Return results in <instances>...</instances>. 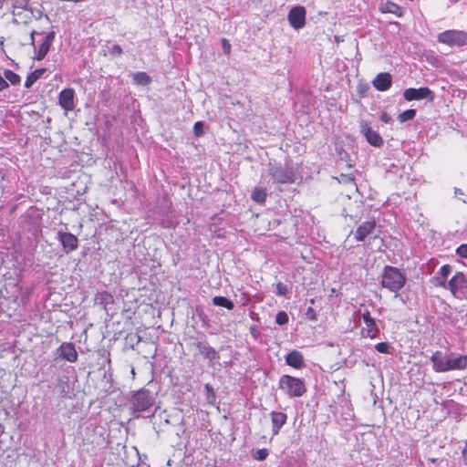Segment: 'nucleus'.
<instances>
[{
	"instance_id": "obj_21",
	"label": "nucleus",
	"mask_w": 467,
	"mask_h": 467,
	"mask_svg": "<svg viewBox=\"0 0 467 467\" xmlns=\"http://www.w3.org/2000/svg\"><path fill=\"white\" fill-rule=\"evenodd\" d=\"M382 12L394 14L400 17L403 15V8L392 2H386L381 7Z\"/></svg>"
},
{
	"instance_id": "obj_40",
	"label": "nucleus",
	"mask_w": 467,
	"mask_h": 467,
	"mask_svg": "<svg viewBox=\"0 0 467 467\" xmlns=\"http://www.w3.org/2000/svg\"><path fill=\"white\" fill-rule=\"evenodd\" d=\"M15 6L26 10L28 6V0H16Z\"/></svg>"
},
{
	"instance_id": "obj_1",
	"label": "nucleus",
	"mask_w": 467,
	"mask_h": 467,
	"mask_svg": "<svg viewBox=\"0 0 467 467\" xmlns=\"http://www.w3.org/2000/svg\"><path fill=\"white\" fill-rule=\"evenodd\" d=\"M406 282L405 275L397 267L385 266L382 275L381 285L391 292H398Z\"/></svg>"
},
{
	"instance_id": "obj_37",
	"label": "nucleus",
	"mask_w": 467,
	"mask_h": 467,
	"mask_svg": "<svg viewBox=\"0 0 467 467\" xmlns=\"http://www.w3.org/2000/svg\"><path fill=\"white\" fill-rule=\"evenodd\" d=\"M109 54L112 56H120L122 54V48L119 45H113L109 49Z\"/></svg>"
},
{
	"instance_id": "obj_43",
	"label": "nucleus",
	"mask_w": 467,
	"mask_h": 467,
	"mask_svg": "<svg viewBox=\"0 0 467 467\" xmlns=\"http://www.w3.org/2000/svg\"><path fill=\"white\" fill-rule=\"evenodd\" d=\"M455 196H456L458 199L462 200L463 202H467V201L463 198L464 193H463V192H462V190H460V189H456V190H455Z\"/></svg>"
},
{
	"instance_id": "obj_46",
	"label": "nucleus",
	"mask_w": 467,
	"mask_h": 467,
	"mask_svg": "<svg viewBox=\"0 0 467 467\" xmlns=\"http://www.w3.org/2000/svg\"><path fill=\"white\" fill-rule=\"evenodd\" d=\"M462 456H463L464 458H466V457H467V441H465V445H464V448H463V450H462Z\"/></svg>"
},
{
	"instance_id": "obj_3",
	"label": "nucleus",
	"mask_w": 467,
	"mask_h": 467,
	"mask_svg": "<svg viewBox=\"0 0 467 467\" xmlns=\"http://www.w3.org/2000/svg\"><path fill=\"white\" fill-rule=\"evenodd\" d=\"M449 290L459 299H467V279L463 273L457 272L448 281Z\"/></svg>"
},
{
	"instance_id": "obj_12",
	"label": "nucleus",
	"mask_w": 467,
	"mask_h": 467,
	"mask_svg": "<svg viewBox=\"0 0 467 467\" xmlns=\"http://www.w3.org/2000/svg\"><path fill=\"white\" fill-rule=\"evenodd\" d=\"M75 91L73 88H65L60 91L58 102L62 109L66 111L73 110L75 108Z\"/></svg>"
},
{
	"instance_id": "obj_47",
	"label": "nucleus",
	"mask_w": 467,
	"mask_h": 467,
	"mask_svg": "<svg viewBox=\"0 0 467 467\" xmlns=\"http://www.w3.org/2000/svg\"><path fill=\"white\" fill-rule=\"evenodd\" d=\"M35 33H36L35 31H33L31 33V43H32V45H34V35H35Z\"/></svg>"
},
{
	"instance_id": "obj_10",
	"label": "nucleus",
	"mask_w": 467,
	"mask_h": 467,
	"mask_svg": "<svg viewBox=\"0 0 467 467\" xmlns=\"http://www.w3.org/2000/svg\"><path fill=\"white\" fill-rule=\"evenodd\" d=\"M306 9L304 6H295L288 13V21L292 27L300 29L306 23Z\"/></svg>"
},
{
	"instance_id": "obj_26",
	"label": "nucleus",
	"mask_w": 467,
	"mask_h": 467,
	"mask_svg": "<svg viewBox=\"0 0 467 467\" xmlns=\"http://www.w3.org/2000/svg\"><path fill=\"white\" fill-rule=\"evenodd\" d=\"M201 353L211 361L220 358L218 352L210 346H202L201 348Z\"/></svg>"
},
{
	"instance_id": "obj_8",
	"label": "nucleus",
	"mask_w": 467,
	"mask_h": 467,
	"mask_svg": "<svg viewBox=\"0 0 467 467\" xmlns=\"http://www.w3.org/2000/svg\"><path fill=\"white\" fill-rule=\"evenodd\" d=\"M362 318L365 324V327H363L360 331L362 337L376 338L379 330L368 310L362 313Z\"/></svg>"
},
{
	"instance_id": "obj_32",
	"label": "nucleus",
	"mask_w": 467,
	"mask_h": 467,
	"mask_svg": "<svg viewBox=\"0 0 467 467\" xmlns=\"http://www.w3.org/2000/svg\"><path fill=\"white\" fill-rule=\"evenodd\" d=\"M288 320V315L285 311H280L275 316V322L280 326L285 325Z\"/></svg>"
},
{
	"instance_id": "obj_17",
	"label": "nucleus",
	"mask_w": 467,
	"mask_h": 467,
	"mask_svg": "<svg viewBox=\"0 0 467 467\" xmlns=\"http://www.w3.org/2000/svg\"><path fill=\"white\" fill-rule=\"evenodd\" d=\"M392 78L389 73H379L376 76L372 84L379 91H386L391 86Z\"/></svg>"
},
{
	"instance_id": "obj_35",
	"label": "nucleus",
	"mask_w": 467,
	"mask_h": 467,
	"mask_svg": "<svg viewBox=\"0 0 467 467\" xmlns=\"http://www.w3.org/2000/svg\"><path fill=\"white\" fill-rule=\"evenodd\" d=\"M456 254L462 258H467V244H461L456 249Z\"/></svg>"
},
{
	"instance_id": "obj_23",
	"label": "nucleus",
	"mask_w": 467,
	"mask_h": 467,
	"mask_svg": "<svg viewBox=\"0 0 467 467\" xmlns=\"http://www.w3.org/2000/svg\"><path fill=\"white\" fill-rule=\"evenodd\" d=\"M132 78L135 84L141 86H147L151 82L150 77L145 72H136Z\"/></svg>"
},
{
	"instance_id": "obj_36",
	"label": "nucleus",
	"mask_w": 467,
	"mask_h": 467,
	"mask_svg": "<svg viewBox=\"0 0 467 467\" xmlns=\"http://www.w3.org/2000/svg\"><path fill=\"white\" fill-rule=\"evenodd\" d=\"M305 315H306V317L309 320H312V321L317 320V313L312 306L307 307Z\"/></svg>"
},
{
	"instance_id": "obj_4",
	"label": "nucleus",
	"mask_w": 467,
	"mask_h": 467,
	"mask_svg": "<svg viewBox=\"0 0 467 467\" xmlns=\"http://www.w3.org/2000/svg\"><path fill=\"white\" fill-rule=\"evenodd\" d=\"M154 400L149 389H141L132 396L130 403L135 411H144L153 405Z\"/></svg>"
},
{
	"instance_id": "obj_44",
	"label": "nucleus",
	"mask_w": 467,
	"mask_h": 467,
	"mask_svg": "<svg viewBox=\"0 0 467 467\" xmlns=\"http://www.w3.org/2000/svg\"><path fill=\"white\" fill-rule=\"evenodd\" d=\"M380 119L385 123H389L391 120V117L388 113H383L380 116Z\"/></svg>"
},
{
	"instance_id": "obj_45",
	"label": "nucleus",
	"mask_w": 467,
	"mask_h": 467,
	"mask_svg": "<svg viewBox=\"0 0 467 467\" xmlns=\"http://www.w3.org/2000/svg\"><path fill=\"white\" fill-rule=\"evenodd\" d=\"M250 332H251V334L253 335V337H254V338H256V337H257L258 330H257V328H256L254 326H253V327H250Z\"/></svg>"
},
{
	"instance_id": "obj_16",
	"label": "nucleus",
	"mask_w": 467,
	"mask_h": 467,
	"mask_svg": "<svg viewBox=\"0 0 467 467\" xmlns=\"http://www.w3.org/2000/svg\"><path fill=\"white\" fill-rule=\"evenodd\" d=\"M56 34L54 31L49 32L43 42L40 44L36 55L34 57V59L42 60L47 54L48 53L50 47L55 39Z\"/></svg>"
},
{
	"instance_id": "obj_11",
	"label": "nucleus",
	"mask_w": 467,
	"mask_h": 467,
	"mask_svg": "<svg viewBox=\"0 0 467 467\" xmlns=\"http://www.w3.org/2000/svg\"><path fill=\"white\" fill-rule=\"evenodd\" d=\"M57 239L61 243L66 254H68L78 248V240L71 233L59 231L57 232Z\"/></svg>"
},
{
	"instance_id": "obj_39",
	"label": "nucleus",
	"mask_w": 467,
	"mask_h": 467,
	"mask_svg": "<svg viewBox=\"0 0 467 467\" xmlns=\"http://www.w3.org/2000/svg\"><path fill=\"white\" fill-rule=\"evenodd\" d=\"M222 48L225 54H229L231 51V44L225 38L222 39Z\"/></svg>"
},
{
	"instance_id": "obj_13",
	"label": "nucleus",
	"mask_w": 467,
	"mask_h": 467,
	"mask_svg": "<svg viewBox=\"0 0 467 467\" xmlns=\"http://www.w3.org/2000/svg\"><path fill=\"white\" fill-rule=\"evenodd\" d=\"M376 222L373 220L362 223L357 230L352 233L354 239L358 242L365 241V239L374 232Z\"/></svg>"
},
{
	"instance_id": "obj_42",
	"label": "nucleus",
	"mask_w": 467,
	"mask_h": 467,
	"mask_svg": "<svg viewBox=\"0 0 467 467\" xmlns=\"http://www.w3.org/2000/svg\"><path fill=\"white\" fill-rule=\"evenodd\" d=\"M8 88V83L7 81L0 76V91L5 89Z\"/></svg>"
},
{
	"instance_id": "obj_29",
	"label": "nucleus",
	"mask_w": 467,
	"mask_h": 467,
	"mask_svg": "<svg viewBox=\"0 0 467 467\" xmlns=\"http://www.w3.org/2000/svg\"><path fill=\"white\" fill-rule=\"evenodd\" d=\"M204 389L206 390V399L210 404H214L216 400V395L213 388L210 384H205Z\"/></svg>"
},
{
	"instance_id": "obj_28",
	"label": "nucleus",
	"mask_w": 467,
	"mask_h": 467,
	"mask_svg": "<svg viewBox=\"0 0 467 467\" xmlns=\"http://www.w3.org/2000/svg\"><path fill=\"white\" fill-rule=\"evenodd\" d=\"M5 79L8 80L12 85H16L20 82V76L11 70H5Z\"/></svg>"
},
{
	"instance_id": "obj_22",
	"label": "nucleus",
	"mask_w": 467,
	"mask_h": 467,
	"mask_svg": "<svg viewBox=\"0 0 467 467\" xmlns=\"http://www.w3.org/2000/svg\"><path fill=\"white\" fill-rule=\"evenodd\" d=\"M46 68H37L35 71H33L26 79L25 81V87L26 88H30L33 84L39 79L43 74L46 72Z\"/></svg>"
},
{
	"instance_id": "obj_6",
	"label": "nucleus",
	"mask_w": 467,
	"mask_h": 467,
	"mask_svg": "<svg viewBox=\"0 0 467 467\" xmlns=\"http://www.w3.org/2000/svg\"><path fill=\"white\" fill-rule=\"evenodd\" d=\"M268 174L272 177L274 183H293L295 174L292 170L283 166H270Z\"/></svg>"
},
{
	"instance_id": "obj_27",
	"label": "nucleus",
	"mask_w": 467,
	"mask_h": 467,
	"mask_svg": "<svg viewBox=\"0 0 467 467\" xmlns=\"http://www.w3.org/2000/svg\"><path fill=\"white\" fill-rule=\"evenodd\" d=\"M415 115H416L415 109H407V110L403 111L402 113L399 114L398 119L400 122H405V121L411 120L412 119H414Z\"/></svg>"
},
{
	"instance_id": "obj_34",
	"label": "nucleus",
	"mask_w": 467,
	"mask_h": 467,
	"mask_svg": "<svg viewBox=\"0 0 467 467\" xmlns=\"http://www.w3.org/2000/svg\"><path fill=\"white\" fill-rule=\"evenodd\" d=\"M451 270L452 268L451 265H445L441 267L438 275L448 279L449 275L451 273Z\"/></svg>"
},
{
	"instance_id": "obj_5",
	"label": "nucleus",
	"mask_w": 467,
	"mask_h": 467,
	"mask_svg": "<svg viewBox=\"0 0 467 467\" xmlns=\"http://www.w3.org/2000/svg\"><path fill=\"white\" fill-rule=\"evenodd\" d=\"M438 41L449 46L462 47L467 45V33L458 30H447L439 34Z\"/></svg>"
},
{
	"instance_id": "obj_38",
	"label": "nucleus",
	"mask_w": 467,
	"mask_h": 467,
	"mask_svg": "<svg viewBox=\"0 0 467 467\" xmlns=\"http://www.w3.org/2000/svg\"><path fill=\"white\" fill-rule=\"evenodd\" d=\"M276 291L279 296H285L287 292V287L283 283L279 282L276 285Z\"/></svg>"
},
{
	"instance_id": "obj_30",
	"label": "nucleus",
	"mask_w": 467,
	"mask_h": 467,
	"mask_svg": "<svg viewBox=\"0 0 467 467\" xmlns=\"http://www.w3.org/2000/svg\"><path fill=\"white\" fill-rule=\"evenodd\" d=\"M375 348L379 353L389 354L391 353L392 347L388 342H380L375 346Z\"/></svg>"
},
{
	"instance_id": "obj_15",
	"label": "nucleus",
	"mask_w": 467,
	"mask_h": 467,
	"mask_svg": "<svg viewBox=\"0 0 467 467\" xmlns=\"http://www.w3.org/2000/svg\"><path fill=\"white\" fill-rule=\"evenodd\" d=\"M447 371L461 370L467 368V355H449Z\"/></svg>"
},
{
	"instance_id": "obj_31",
	"label": "nucleus",
	"mask_w": 467,
	"mask_h": 467,
	"mask_svg": "<svg viewBox=\"0 0 467 467\" xmlns=\"http://www.w3.org/2000/svg\"><path fill=\"white\" fill-rule=\"evenodd\" d=\"M432 283L435 286L442 287L445 289L449 288L447 278L442 277L439 275H437L435 277H433Z\"/></svg>"
},
{
	"instance_id": "obj_33",
	"label": "nucleus",
	"mask_w": 467,
	"mask_h": 467,
	"mask_svg": "<svg viewBox=\"0 0 467 467\" xmlns=\"http://www.w3.org/2000/svg\"><path fill=\"white\" fill-rule=\"evenodd\" d=\"M193 132H194V135L197 137H201L203 135V133H204L203 123L202 121L195 122V124L193 126Z\"/></svg>"
},
{
	"instance_id": "obj_41",
	"label": "nucleus",
	"mask_w": 467,
	"mask_h": 467,
	"mask_svg": "<svg viewBox=\"0 0 467 467\" xmlns=\"http://www.w3.org/2000/svg\"><path fill=\"white\" fill-rule=\"evenodd\" d=\"M267 455H268V452H267V451L265 449L259 450L256 452V459L262 461V460H265Z\"/></svg>"
},
{
	"instance_id": "obj_2",
	"label": "nucleus",
	"mask_w": 467,
	"mask_h": 467,
	"mask_svg": "<svg viewBox=\"0 0 467 467\" xmlns=\"http://www.w3.org/2000/svg\"><path fill=\"white\" fill-rule=\"evenodd\" d=\"M279 388L289 397H302L306 392L304 381L289 375H283L280 378Z\"/></svg>"
},
{
	"instance_id": "obj_14",
	"label": "nucleus",
	"mask_w": 467,
	"mask_h": 467,
	"mask_svg": "<svg viewBox=\"0 0 467 467\" xmlns=\"http://www.w3.org/2000/svg\"><path fill=\"white\" fill-rule=\"evenodd\" d=\"M433 369L436 372H446L448 366V356L441 351H436L431 357Z\"/></svg>"
},
{
	"instance_id": "obj_25",
	"label": "nucleus",
	"mask_w": 467,
	"mask_h": 467,
	"mask_svg": "<svg viewBox=\"0 0 467 467\" xmlns=\"http://www.w3.org/2000/svg\"><path fill=\"white\" fill-rule=\"evenodd\" d=\"M266 196V191L261 187L254 188L251 194L252 200L258 203L265 202Z\"/></svg>"
},
{
	"instance_id": "obj_20",
	"label": "nucleus",
	"mask_w": 467,
	"mask_h": 467,
	"mask_svg": "<svg viewBox=\"0 0 467 467\" xmlns=\"http://www.w3.org/2000/svg\"><path fill=\"white\" fill-rule=\"evenodd\" d=\"M285 362L290 367L301 368L304 366V357L301 352L293 350L286 355Z\"/></svg>"
},
{
	"instance_id": "obj_7",
	"label": "nucleus",
	"mask_w": 467,
	"mask_h": 467,
	"mask_svg": "<svg viewBox=\"0 0 467 467\" xmlns=\"http://www.w3.org/2000/svg\"><path fill=\"white\" fill-rule=\"evenodd\" d=\"M403 97L408 101L420 100L425 99L432 102L435 99L434 92L427 87L420 88H407L403 93Z\"/></svg>"
},
{
	"instance_id": "obj_9",
	"label": "nucleus",
	"mask_w": 467,
	"mask_h": 467,
	"mask_svg": "<svg viewBox=\"0 0 467 467\" xmlns=\"http://www.w3.org/2000/svg\"><path fill=\"white\" fill-rule=\"evenodd\" d=\"M360 132L365 136L367 141L374 147H381L384 143L383 139L378 131L372 130L369 124L364 120L360 122Z\"/></svg>"
},
{
	"instance_id": "obj_48",
	"label": "nucleus",
	"mask_w": 467,
	"mask_h": 467,
	"mask_svg": "<svg viewBox=\"0 0 467 467\" xmlns=\"http://www.w3.org/2000/svg\"><path fill=\"white\" fill-rule=\"evenodd\" d=\"M310 303L314 304L315 303V299H310Z\"/></svg>"
},
{
	"instance_id": "obj_24",
	"label": "nucleus",
	"mask_w": 467,
	"mask_h": 467,
	"mask_svg": "<svg viewBox=\"0 0 467 467\" xmlns=\"http://www.w3.org/2000/svg\"><path fill=\"white\" fill-rule=\"evenodd\" d=\"M213 304L217 306L225 307L228 310H232L234 307L233 301L224 296H214L213 298Z\"/></svg>"
},
{
	"instance_id": "obj_18",
	"label": "nucleus",
	"mask_w": 467,
	"mask_h": 467,
	"mask_svg": "<svg viewBox=\"0 0 467 467\" xmlns=\"http://www.w3.org/2000/svg\"><path fill=\"white\" fill-rule=\"evenodd\" d=\"M287 416L285 413L280 411L271 412L273 435H277L279 433L280 429L285 424Z\"/></svg>"
},
{
	"instance_id": "obj_19",
	"label": "nucleus",
	"mask_w": 467,
	"mask_h": 467,
	"mask_svg": "<svg viewBox=\"0 0 467 467\" xmlns=\"http://www.w3.org/2000/svg\"><path fill=\"white\" fill-rule=\"evenodd\" d=\"M58 351L59 356L69 362H75L78 359V353L73 343L62 344Z\"/></svg>"
}]
</instances>
